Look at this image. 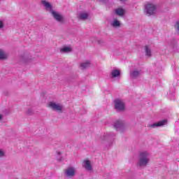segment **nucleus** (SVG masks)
I'll return each mask as SVG.
<instances>
[{"label":"nucleus","mask_w":179,"mask_h":179,"mask_svg":"<svg viewBox=\"0 0 179 179\" xmlns=\"http://www.w3.org/2000/svg\"><path fill=\"white\" fill-rule=\"evenodd\" d=\"M42 4L45 7V9L51 13L52 17L56 20V22H58L60 24H64V23H65V17L62 14L52 10V5H51L50 2L43 0L42 1Z\"/></svg>","instance_id":"f257e3e1"},{"label":"nucleus","mask_w":179,"mask_h":179,"mask_svg":"<svg viewBox=\"0 0 179 179\" xmlns=\"http://www.w3.org/2000/svg\"><path fill=\"white\" fill-rule=\"evenodd\" d=\"M150 162V154L148 151L140 152L137 166L138 167H146Z\"/></svg>","instance_id":"f03ea898"},{"label":"nucleus","mask_w":179,"mask_h":179,"mask_svg":"<svg viewBox=\"0 0 179 179\" xmlns=\"http://www.w3.org/2000/svg\"><path fill=\"white\" fill-rule=\"evenodd\" d=\"M115 138V134L114 133H105L103 136L101 138V142L103 145H106L108 148L113 145V142Z\"/></svg>","instance_id":"7ed1b4c3"},{"label":"nucleus","mask_w":179,"mask_h":179,"mask_svg":"<svg viewBox=\"0 0 179 179\" xmlns=\"http://www.w3.org/2000/svg\"><path fill=\"white\" fill-rule=\"evenodd\" d=\"M157 10V7L153 3H148L145 6V13L148 16L155 15Z\"/></svg>","instance_id":"20e7f679"},{"label":"nucleus","mask_w":179,"mask_h":179,"mask_svg":"<svg viewBox=\"0 0 179 179\" xmlns=\"http://www.w3.org/2000/svg\"><path fill=\"white\" fill-rule=\"evenodd\" d=\"M48 107H50L53 111H57V113H62V111H64V106L55 101L49 102Z\"/></svg>","instance_id":"39448f33"},{"label":"nucleus","mask_w":179,"mask_h":179,"mask_svg":"<svg viewBox=\"0 0 179 179\" xmlns=\"http://www.w3.org/2000/svg\"><path fill=\"white\" fill-rule=\"evenodd\" d=\"M64 176L67 178H72L76 176V168L74 166H69L64 170Z\"/></svg>","instance_id":"423d86ee"},{"label":"nucleus","mask_w":179,"mask_h":179,"mask_svg":"<svg viewBox=\"0 0 179 179\" xmlns=\"http://www.w3.org/2000/svg\"><path fill=\"white\" fill-rule=\"evenodd\" d=\"M113 127L116 131H119L120 132H124L125 129H127V126L125 125V122L122 120H117Z\"/></svg>","instance_id":"0eeeda50"},{"label":"nucleus","mask_w":179,"mask_h":179,"mask_svg":"<svg viewBox=\"0 0 179 179\" xmlns=\"http://www.w3.org/2000/svg\"><path fill=\"white\" fill-rule=\"evenodd\" d=\"M115 108L117 111H124L125 110V103L121 99H116L114 101Z\"/></svg>","instance_id":"6e6552de"},{"label":"nucleus","mask_w":179,"mask_h":179,"mask_svg":"<svg viewBox=\"0 0 179 179\" xmlns=\"http://www.w3.org/2000/svg\"><path fill=\"white\" fill-rule=\"evenodd\" d=\"M30 60H31V55L27 52H24L20 56V61L21 62H29Z\"/></svg>","instance_id":"1a4fd4ad"},{"label":"nucleus","mask_w":179,"mask_h":179,"mask_svg":"<svg viewBox=\"0 0 179 179\" xmlns=\"http://www.w3.org/2000/svg\"><path fill=\"white\" fill-rule=\"evenodd\" d=\"M92 66V61L85 60L80 63V68L82 71H85V69H88Z\"/></svg>","instance_id":"9d476101"},{"label":"nucleus","mask_w":179,"mask_h":179,"mask_svg":"<svg viewBox=\"0 0 179 179\" xmlns=\"http://www.w3.org/2000/svg\"><path fill=\"white\" fill-rule=\"evenodd\" d=\"M83 167L87 170V171H93V166H92V164L90 161L86 159L83 162Z\"/></svg>","instance_id":"9b49d317"},{"label":"nucleus","mask_w":179,"mask_h":179,"mask_svg":"<svg viewBox=\"0 0 179 179\" xmlns=\"http://www.w3.org/2000/svg\"><path fill=\"white\" fill-rule=\"evenodd\" d=\"M167 124V120H164L158 122L157 123H154L152 124H150L149 127L150 128H157L158 127H163V125H166Z\"/></svg>","instance_id":"f8f14e48"},{"label":"nucleus","mask_w":179,"mask_h":179,"mask_svg":"<svg viewBox=\"0 0 179 179\" xmlns=\"http://www.w3.org/2000/svg\"><path fill=\"white\" fill-rule=\"evenodd\" d=\"M120 76L121 71L119 69H115L111 71L110 77L112 79H114V78H120Z\"/></svg>","instance_id":"ddd939ff"},{"label":"nucleus","mask_w":179,"mask_h":179,"mask_svg":"<svg viewBox=\"0 0 179 179\" xmlns=\"http://www.w3.org/2000/svg\"><path fill=\"white\" fill-rule=\"evenodd\" d=\"M115 14L117 16H120V17H122L125 15V9L122 8H118L115 10Z\"/></svg>","instance_id":"4468645a"},{"label":"nucleus","mask_w":179,"mask_h":179,"mask_svg":"<svg viewBox=\"0 0 179 179\" xmlns=\"http://www.w3.org/2000/svg\"><path fill=\"white\" fill-rule=\"evenodd\" d=\"M140 75L141 71L134 70L130 72V78H131V79H136V78H139Z\"/></svg>","instance_id":"2eb2a0df"},{"label":"nucleus","mask_w":179,"mask_h":179,"mask_svg":"<svg viewBox=\"0 0 179 179\" xmlns=\"http://www.w3.org/2000/svg\"><path fill=\"white\" fill-rule=\"evenodd\" d=\"M8 57H9V55L6 52L0 50V61H5V59H8Z\"/></svg>","instance_id":"dca6fc26"},{"label":"nucleus","mask_w":179,"mask_h":179,"mask_svg":"<svg viewBox=\"0 0 179 179\" xmlns=\"http://www.w3.org/2000/svg\"><path fill=\"white\" fill-rule=\"evenodd\" d=\"M62 54H68V52H72V48L71 47H63L60 49Z\"/></svg>","instance_id":"f3484780"},{"label":"nucleus","mask_w":179,"mask_h":179,"mask_svg":"<svg viewBox=\"0 0 179 179\" xmlns=\"http://www.w3.org/2000/svg\"><path fill=\"white\" fill-rule=\"evenodd\" d=\"M78 17L80 20H87L89 17V13L85 12L80 13Z\"/></svg>","instance_id":"a211bd4d"},{"label":"nucleus","mask_w":179,"mask_h":179,"mask_svg":"<svg viewBox=\"0 0 179 179\" xmlns=\"http://www.w3.org/2000/svg\"><path fill=\"white\" fill-rule=\"evenodd\" d=\"M110 26H112L113 27H120L121 26V22L118 21L117 19H115L110 23Z\"/></svg>","instance_id":"6ab92c4d"},{"label":"nucleus","mask_w":179,"mask_h":179,"mask_svg":"<svg viewBox=\"0 0 179 179\" xmlns=\"http://www.w3.org/2000/svg\"><path fill=\"white\" fill-rule=\"evenodd\" d=\"M145 55L147 57H152V50L150 46L146 45L145 47Z\"/></svg>","instance_id":"aec40b11"},{"label":"nucleus","mask_w":179,"mask_h":179,"mask_svg":"<svg viewBox=\"0 0 179 179\" xmlns=\"http://www.w3.org/2000/svg\"><path fill=\"white\" fill-rule=\"evenodd\" d=\"M27 114H28V115H31V114H33V110L31 108L27 109Z\"/></svg>","instance_id":"412c9836"},{"label":"nucleus","mask_w":179,"mask_h":179,"mask_svg":"<svg viewBox=\"0 0 179 179\" xmlns=\"http://www.w3.org/2000/svg\"><path fill=\"white\" fill-rule=\"evenodd\" d=\"M5 157V152L3 150H0V157Z\"/></svg>","instance_id":"4be33fe9"},{"label":"nucleus","mask_w":179,"mask_h":179,"mask_svg":"<svg viewBox=\"0 0 179 179\" xmlns=\"http://www.w3.org/2000/svg\"><path fill=\"white\" fill-rule=\"evenodd\" d=\"M175 29H176L177 31H179V21L176 22Z\"/></svg>","instance_id":"5701e85b"},{"label":"nucleus","mask_w":179,"mask_h":179,"mask_svg":"<svg viewBox=\"0 0 179 179\" xmlns=\"http://www.w3.org/2000/svg\"><path fill=\"white\" fill-rule=\"evenodd\" d=\"M4 25H3V22L0 20V29H3Z\"/></svg>","instance_id":"b1692460"},{"label":"nucleus","mask_w":179,"mask_h":179,"mask_svg":"<svg viewBox=\"0 0 179 179\" xmlns=\"http://www.w3.org/2000/svg\"><path fill=\"white\" fill-rule=\"evenodd\" d=\"M2 118H3V115H0V121H1V120H2Z\"/></svg>","instance_id":"393cba45"},{"label":"nucleus","mask_w":179,"mask_h":179,"mask_svg":"<svg viewBox=\"0 0 179 179\" xmlns=\"http://www.w3.org/2000/svg\"><path fill=\"white\" fill-rule=\"evenodd\" d=\"M58 155H61V152H58Z\"/></svg>","instance_id":"a878e982"},{"label":"nucleus","mask_w":179,"mask_h":179,"mask_svg":"<svg viewBox=\"0 0 179 179\" xmlns=\"http://www.w3.org/2000/svg\"><path fill=\"white\" fill-rule=\"evenodd\" d=\"M120 1H125V0H120Z\"/></svg>","instance_id":"bb28decb"}]
</instances>
